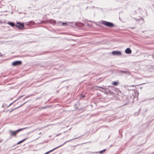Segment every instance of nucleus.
I'll use <instances>...</instances> for the list:
<instances>
[{
  "instance_id": "412c9836",
  "label": "nucleus",
  "mask_w": 154,
  "mask_h": 154,
  "mask_svg": "<svg viewBox=\"0 0 154 154\" xmlns=\"http://www.w3.org/2000/svg\"><path fill=\"white\" fill-rule=\"evenodd\" d=\"M83 97H84V96H83Z\"/></svg>"
},
{
  "instance_id": "20e7f679",
  "label": "nucleus",
  "mask_w": 154,
  "mask_h": 154,
  "mask_svg": "<svg viewBox=\"0 0 154 154\" xmlns=\"http://www.w3.org/2000/svg\"><path fill=\"white\" fill-rule=\"evenodd\" d=\"M22 63V62L20 61H14L13 62L12 65L14 66L20 65Z\"/></svg>"
},
{
  "instance_id": "7ed1b4c3",
  "label": "nucleus",
  "mask_w": 154,
  "mask_h": 154,
  "mask_svg": "<svg viewBox=\"0 0 154 154\" xmlns=\"http://www.w3.org/2000/svg\"><path fill=\"white\" fill-rule=\"evenodd\" d=\"M15 26L19 29H22L24 27V25L23 23H21L19 22H17V24L15 25Z\"/></svg>"
},
{
  "instance_id": "6e6552de",
  "label": "nucleus",
  "mask_w": 154,
  "mask_h": 154,
  "mask_svg": "<svg viewBox=\"0 0 154 154\" xmlns=\"http://www.w3.org/2000/svg\"><path fill=\"white\" fill-rule=\"evenodd\" d=\"M62 145H60V146H58V147H57L49 151H48L47 152H46V153H45V154H48V153H49L51 152L52 151H53L55 149H56L57 148H58L60 146H62Z\"/></svg>"
},
{
  "instance_id": "f3484780",
  "label": "nucleus",
  "mask_w": 154,
  "mask_h": 154,
  "mask_svg": "<svg viewBox=\"0 0 154 154\" xmlns=\"http://www.w3.org/2000/svg\"><path fill=\"white\" fill-rule=\"evenodd\" d=\"M65 23H63V24H65Z\"/></svg>"
},
{
  "instance_id": "1a4fd4ad",
  "label": "nucleus",
  "mask_w": 154,
  "mask_h": 154,
  "mask_svg": "<svg viewBox=\"0 0 154 154\" xmlns=\"http://www.w3.org/2000/svg\"><path fill=\"white\" fill-rule=\"evenodd\" d=\"M120 72H121L123 73H124L128 74H130V72L129 71H120Z\"/></svg>"
},
{
  "instance_id": "6ab92c4d",
  "label": "nucleus",
  "mask_w": 154,
  "mask_h": 154,
  "mask_svg": "<svg viewBox=\"0 0 154 154\" xmlns=\"http://www.w3.org/2000/svg\"><path fill=\"white\" fill-rule=\"evenodd\" d=\"M132 86L134 87V85H132Z\"/></svg>"
},
{
  "instance_id": "2eb2a0df",
  "label": "nucleus",
  "mask_w": 154,
  "mask_h": 154,
  "mask_svg": "<svg viewBox=\"0 0 154 154\" xmlns=\"http://www.w3.org/2000/svg\"><path fill=\"white\" fill-rule=\"evenodd\" d=\"M15 109H16V108H15ZM14 109H12L11 110V111H10V112H11L12 111H13Z\"/></svg>"
},
{
  "instance_id": "aec40b11",
  "label": "nucleus",
  "mask_w": 154,
  "mask_h": 154,
  "mask_svg": "<svg viewBox=\"0 0 154 154\" xmlns=\"http://www.w3.org/2000/svg\"><path fill=\"white\" fill-rule=\"evenodd\" d=\"M59 135V134H57V136H58Z\"/></svg>"
},
{
  "instance_id": "9b49d317",
  "label": "nucleus",
  "mask_w": 154,
  "mask_h": 154,
  "mask_svg": "<svg viewBox=\"0 0 154 154\" xmlns=\"http://www.w3.org/2000/svg\"><path fill=\"white\" fill-rule=\"evenodd\" d=\"M100 88H102L103 89H104V90H105L106 91H108V92H109L110 91V90L109 89H108V88H102V87H100Z\"/></svg>"
},
{
  "instance_id": "a211bd4d",
  "label": "nucleus",
  "mask_w": 154,
  "mask_h": 154,
  "mask_svg": "<svg viewBox=\"0 0 154 154\" xmlns=\"http://www.w3.org/2000/svg\"><path fill=\"white\" fill-rule=\"evenodd\" d=\"M66 142L64 143L63 144V145H64V144H65Z\"/></svg>"
},
{
  "instance_id": "0eeeda50",
  "label": "nucleus",
  "mask_w": 154,
  "mask_h": 154,
  "mask_svg": "<svg viewBox=\"0 0 154 154\" xmlns=\"http://www.w3.org/2000/svg\"><path fill=\"white\" fill-rule=\"evenodd\" d=\"M62 145H60V146H58V147H57L49 151H48L47 152H46V153H45V154H48V153H49L51 152L52 151H53L55 149H56L57 148H58L60 146H62Z\"/></svg>"
},
{
  "instance_id": "f03ea898",
  "label": "nucleus",
  "mask_w": 154,
  "mask_h": 154,
  "mask_svg": "<svg viewBox=\"0 0 154 154\" xmlns=\"http://www.w3.org/2000/svg\"><path fill=\"white\" fill-rule=\"evenodd\" d=\"M102 23L105 25L110 27H112L114 26V25L113 23L105 21H102Z\"/></svg>"
},
{
  "instance_id": "9d476101",
  "label": "nucleus",
  "mask_w": 154,
  "mask_h": 154,
  "mask_svg": "<svg viewBox=\"0 0 154 154\" xmlns=\"http://www.w3.org/2000/svg\"><path fill=\"white\" fill-rule=\"evenodd\" d=\"M8 24L13 27L15 26L14 23L12 22H9L8 23Z\"/></svg>"
},
{
  "instance_id": "dca6fc26",
  "label": "nucleus",
  "mask_w": 154,
  "mask_h": 154,
  "mask_svg": "<svg viewBox=\"0 0 154 154\" xmlns=\"http://www.w3.org/2000/svg\"><path fill=\"white\" fill-rule=\"evenodd\" d=\"M2 140H0V143L1 142H2Z\"/></svg>"
},
{
  "instance_id": "f8f14e48",
  "label": "nucleus",
  "mask_w": 154,
  "mask_h": 154,
  "mask_svg": "<svg viewBox=\"0 0 154 154\" xmlns=\"http://www.w3.org/2000/svg\"><path fill=\"white\" fill-rule=\"evenodd\" d=\"M118 84V82H114L112 83V85H114L116 86Z\"/></svg>"
},
{
  "instance_id": "39448f33",
  "label": "nucleus",
  "mask_w": 154,
  "mask_h": 154,
  "mask_svg": "<svg viewBox=\"0 0 154 154\" xmlns=\"http://www.w3.org/2000/svg\"><path fill=\"white\" fill-rule=\"evenodd\" d=\"M113 55H120L122 54L121 52L119 51H113L112 52Z\"/></svg>"
},
{
  "instance_id": "423d86ee",
  "label": "nucleus",
  "mask_w": 154,
  "mask_h": 154,
  "mask_svg": "<svg viewBox=\"0 0 154 154\" xmlns=\"http://www.w3.org/2000/svg\"><path fill=\"white\" fill-rule=\"evenodd\" d=\"M125 52L127 54H130L131 53V51L129 48H128L125 50Z\"/></svg>"
},
{
  "instance_id": "f257e3e1",
  "label": "nucleus",
  "mask_w": 154,
  "mask_h": 154,
  "mask_svg": "<svg viewBox=\"0 0 154 154\" xmlns=\"http://www.w3.org/2000/svg\"><path fill=\"white\" fill-rule=\"evenodd\" d=\"M27 128H21L15 131H13L10 130L9 131V132L11 133V136H15L17 133L20 131H22V130H24Z\"/></svg>"
},
{
  "instance_id": "4468645a",
  "label": "nucleus",
  "mask_w": 154,
  "mask_h": 154,
  "mask_svg": "<svg viewBox=\"0 0 154 154\" xmlns=\"http://www.w3.org/2000/svg\"><path fill=\"white\" fill-rule=\"evenodd\" d=\"M106 149H104L103 150L100 151L99 152L101 154V153L105 152L106 151Z\"/></svg>"
},
{
  "instance_id": "ddd939ff",
  "label": "nucleus",
  "mask_w": 154,
  "mask_h": 154,
  "mask_svg": "<svg viewBox=\"0 0 154 154\" xmlns=\"http://www.w3.org/2000/svg\"><path fill=\"white\" fill-rule=\"evenodd\" d=\"M26 140V139H23V140H22L21 141H19V142H18L17 143V144H20L21 143H22V142H23L25 140Z\"/></svg>"
}]
</instances>
